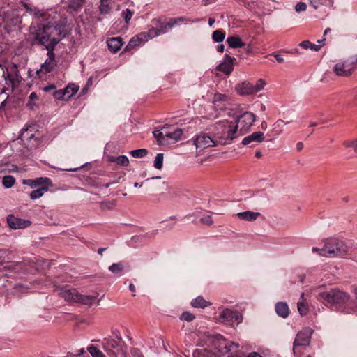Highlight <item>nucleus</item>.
<instances>
[{"instance_id":"1","label":"nucleus","mask_w":357,"mask_h":357,"mask_svg":"<svg viewBox=\"0 0 357 357\" xmlns=\"http://www.w3.org/2000/svg\"><path fill=\"white\" fill-rule=\"evenodd\" d=\"M65 26L63 22L40 23L31 27V33L36 43L44 46L46 50H54L66 35Z\"/></svg>"},{"instance_id":"2","label":"nucleus","mask_w":357,"mask_h":357,"mask_svg":"<svg viewBox=\"0 0 357 357\" xmlns=\"http://www.w3.org/2000/svg\"><path fill=\"white\" fill-rule=\"evenodd\" d=\"M207 130L214 138L224 144H230L239 135L236 120L222 119L210 126Z\"/></svg>"},{"instance_id":"3","label":"nucleus","mask_w":357,"mask_h":357,"mask_svg":"<svg viewBox=\"0 0 357 357\" xmlns=\"http://www.w3.org/2000/svg\"><path fill=\"white\" fill-rule=\"evenodd\" d=\"M324 243L322 248L314 247L312 251L324 257L344 256L348 252L346 244L339 239L335 238H327L324 241Z\"/></svg>"},{"instance_id":"4","label":"nucleus","mask_w":357,"mask_h":357,"mask_svg":"<svg viewBox=\"0 0 357 357\" xmlns=\"http://www.w3.org/2000/svg\"><path fill=\"white\" fill-rule=\"evenodd\" d=\"M350 298L349 295L338 289H332L330 291L320 292L319 299L331 304H344Z\"/></svg>"},{"instance_id":"5","label":"nucleus","mask_w":357,"mask_h":357,"mask_svg":"<svg viewBox=\"0 0 357 357\" xmlns=\"http://www.w3.org/2000/svg\"><path fill=\"white\" fill-rule=\"evenodd\" d=\"M103 349L110 357H124L122 344L120 338L115 340L112 337L105 338L102 342Z\"/></svg>"},{"instance_id":"6","label":"nucleus","mask_w":357,"mask_h":357,"mask_svg":"<svg viewBox=\"0 0 357 357\" xmlns=\"http://www.w3.org/2000/svg\"><path fill=\"white\" fill-rule=\"evenodd\" d=\"M23 184L29 185L31 188L41 185V187L30 193V197L32 199H36L42 197L47 191L49 187L52 185L51 180H23Z\"/></svg>"},{"instance_id":"7","label":"nucleus","mask_w":357,"mask_h":357,"mask_svg":"<svg viewBox=\"0 0 357 357\" xmlns=\"http://www.w3.org/2000/svg\"><path fill=\"white\" fill-rule=\"evenodd\" d=\"M236 120L238 128H239V130H238L239 135H243L250 129L256 120V116L250 112H245L243 114L238 116V119Z\"/></svg>"},{"instance_id":"8","label":"nucleus","mask_w":357,"mask_h":357,"mask_svg":"<svg viewBox=\"0 0 357 357\" xmlns=\"http://www.w3.org/2000/svg\"><path fill=\"white\" fill-rule=\"evenodd\" d=\"M332 70L337 76L344 77L351 76L355 71L349 58L337 62L333 66Z\"/></svg>"},{"instance_id":"9","label":"nucleus","mask_w":357,"mask_h":357,"mask_svg":"<svg viewBox=\"0 0 357 357\" xmlns=\"http://www.w3.org/2000/svg\"><path fill=\"white\" fill-rule=\"evenodd\" d=\"M220 321L229 326H234L239 324L243 320L242 314L230 309H225L219 316Z\"/></svg>"},{"instance_id":"10","label":"nucleus","mask_w":357,"mask_h":357,"mask_svg":"<svg viewBox=\"0 0 357 357\" xmlns=\"http://www.w3.org/2000/svg\"><path fill=\"white\" fill-rule=\"evenodd\" d=\"M160 36L158 28H151L147 32H142L139 35L133 37L129 43L130 46H135L141 43H145L149 39Z\"/></svg>"},{"instance_id":"11","label":"nucleus","mask_w":357,"mask_h":357,"mask_svg":"<svg viewBox=\"0 0 357 357\" xmlns=\"http://www.w3.org/2000/svg\"><path fill=\"white\" fill-rule=\"evenodd\" d=\"M56 291L59 295L63 298L67 302L77 303L79 293L76 289L65 286L63 287H57Z\"/></svg>"},{"instance_id":"12","label":"nucleus","mask_w":357,"mask_h":357,"mask_svg":"<svg viewBox=\"0 0 357 357\" xmlns=\"http://www.w3.org/2000/svg\"><path fill=\"white\" fill-rule=\"evenodd\" d=\"M47 58L45 61L44 63L41 65V68L40 70L36 71V73L39 77H41V73H47L54 70L55 66H56V62L55 60V56L53 52V50H47Z\"/></svg>"},{"instance_id":"13","label":"nucleus","mask_w":357,"mask_h":357,"mask_svg":"<svg viewBox=\"0 0 357 357\" xmlns=\"http://www.w3.org/2000/svg\"><path fill=\"white\" fill-rule=\"evenodd\" d=\"M3 76L4 77L5 80V86L7 85L6 87H8L10 89V86L11 88H13L14 84L16 82H20V75L19 72L17 70V65L13 63L10 66V71L8 72L7 70V73L5 72L3 74ZM13 89H11L12 90Z\"/></svg>"},{"instance_id":"14","label":"nucleus","mask_w":357,"mask_h":357,"mask_svg":"<svg viewBox=\"0 0 357 357\" xmlns=\"http://www.w3.org/2000/svg\"><path fill=\"white\" fill-rule=\"evenodd\" d=\"M312 331L310 328H305L303 331L298 333L294 341V349L298 346H308L310 342L311 335Z\"/></svg>"},{"instance_id":"15","label":"nucleus","mask_w":357,"mask_h":357,"mask_svg":"<svg viewBox=\"0 0 357 357\" xmlns=\"http://www.w3.org/2000/svg\"><path fill=\"white\" fill-rule=\"evenodd\" d=\"M78 91V88L75 85L68 86L66 88L57 90L54 92V97L58 100H68Z\"/></svg>"},{"instance_id":"16","label":"nucleus","mask_w":357,"mask_h":357,"mask_svg":"<svg viewBox=\"0 0 357 357\" xmlns=\"http://www.w3.org/2000/svg\"><path fill=\"white\" fill-rule=\"evenodd\" d=\"M7 223L13 229H24L31 225L30 221L16 218L12 215L7 217Z\"/></svg>"},{"instance_id":"17","label":"nucleus","mask_w":357,"mask_h":357,"mask_svg":"<svg viewBox=\"0 0 357 357\" xmlns=\"http://www.w3.org/2000/svg\"><path fill=\"white\" fill-rule=\"evenodd\" d=\"M234 60L235 58L231 57L228 54H225L224 61L216 67V70L223 72L227 75H230L234 69Z\"/></svg>"},{"instance_id":"18","label":"nucleus","mask_w":357,"mask_h":357,"mask_svg":"<svg viewBox=\"0 0 357 357\" xmlns=\"http://www.w3.org/2000/svg\"><path fill=\"white\" fill-rule=\"evenodd\" d=\"M195 144L197 148L206 149L207 147L215 146V142L214 139L211 138V137L206 135V134H202L196 138Z\"/></svg>"},{"instance_id":"19","label":"nucleus","mask_w":357,"mask_h":357,"mask_svg":"<svg viewBox=\"0 0 357 357\" xmlns=\"http://www.w3.org/2000/svg\"><path fill=\"white\" fill-rule=\"evenodd\" d=\"M182 134L183 130L180 128H175L173 131L167 130L165 128V133H164L165 137V145L176 142L181 139Z\"/></svg>"},{"instance_id":"20","label":"nucleus","mask_w":357,"mask_h":357,"mask_svg":"<svg viewBox=\"0 0 357 357\" xmlns=\"http://www.w3.org/2000/svg\"><path fill=\"white\" fill-rule=\"evenodd\" d=\"M264 140V133L258 131L244 137L242 140V144L249 145L252 142L261 143Z\"/></svg>"},{"instance_id":"21","label":"nucleus","mask_w":357,"mask_h":357,"mask_svg":"<svg viewBox=\"0 0 357 357\" xmlns=\"http://www.w3.org/2000/svg\"><path fill=\"white\" fill-rule=\"evenodd\" d=\"M228 102V97L225 94L215 93L213 97V105L215 109H223Z\"/></svg>"},{"instance_id":"22","label":"nucleus","mask_w":357,"mask_h":357,"mask_svg":"<svg viewBox=\"0 0 357 357\" xmlns=\"http://www.w3.org/2000/svg\"><path fill=\"white\" fill-rule=\"evenodd\" d=\"M237 93L241 96L252 95V84L249 82H243L236 86Z\"/></svg>"},{"instance_id":"23","label":"nucleus","mask_w":357,"mask_h":357,"mask_svg":"<svg viewBox=\"0 0 357 357\" xmlns=\"http://www.w3.org/2000/svg\"><path fill=\"white\" fill-rule=\"evenodd\" d=\"M325 42H326L325 38L317 40L318 44L312 43L309 40H304V41L301 42L299 44V45L305 50L310 49L311 50L318 52L321 49V47L323 45H324Z\"/></svg>"},{"instance_id":"24","label":"nucleus","mask_w":357,"mask_h":357,"mask_svg":"<svg viewBox=\"0 0 357 357\" xmlns=\"http://www.w3.org/2000/svg\"><path fill=\"white\" fill-rule=\"evenodd\" d=\"M123 45L122 39L120 37L111 38L107 40L109 50L113 52H117Z\"/></svg>"},{"instance_id":"25","label":"nucleus","mask_w":357,"mask_h":357,"mask_svg":"<svg viewBox=\"0 0 357 357\" xmlns=\"http://www.w3.org/2000/svg\"><path fill=\"white\" fill-rule=\"evenodd\" d=\"M106 158L108 162H114L119 166L127 167L129 165V160L126 155H119L117 157L107 155L106 156Z\"/></svg>"},{"instance_id":"26","label":"nucleus","mask_w":357,"mask_h":357,"mask_svg":"<svg viewBox=\"0 0 357 357\" xmlns=\"http://www.w3.org/2000/svg\"><path fill=\"white\" fill-rule=\"evenodd\" d=\"M260 213L258 212H252V211H244L240 212L236 214V216L241 220L245 221H254L259 216Z\"/></svg>"},{"instance_id":"27","label":"nucleus","mask_w":357,"mask_h":357,"mask_svg":"<svg viewBox=\"0 0 357 357\" xmlns=\"http://www.w3.org/2000/svg\"><path fill=\"white\" fill-rule=\"evenodd\" d=\"M275 311L278 316L286 318L289 315V307L286 303L279 302L275 305Z\"/></svg>"},{"instance_id":"28","label":"nucleus","mask_w":357,"mask_h":357,"mask_svg":"<svg viewBox=\"0 0 357 357\" xmlns=\"http://www.w3.org/2000/svg\"><path fill=\"white\" fill-rule=\"evenodd\" d=\"M98 295H84L79 293L77 303L83 305L91 306L96 300Z\"/></svg>"},{"instance_id":"29","label":"nucleus","mask_w":357,"mask_h":357,"mask_svg":"<svg viewBox=\"0 0 357 357\" xmlns=\"http://www.w3.org/2000/svg\"><path fill=\"white\" fill-rule=\"evenodd\" d=\"M227 42L231 48L242 47L245 45V43L242 42L241 38L238 36L228 37Z\"/></svg>"},{"instance_id":"30","label":"nucleus","mask_w":357,"mask_h":357,"mask_svg":"<svg viewBox=\"0 0 357 357\" xmlns=\"http://www.w3.org/2000/svg\"><path fill=\"white\" fill-rule=\"evenodd\" d=\"M85 1L86 0H68V8L77 13L82 8Z\"/></svg>"},{"instance_id":"31","label":"nucleus","mask_w":357,"mask_h":357,"mask_svg":"<svg viewBox=\"0 0 357 357\" xmlns=\"http://www.w3.org/2000/svg\"><path fill=\"white\" fill-rule=\"evenodd\" d=\"M211 303L206 301L203 297L197 296L196 298L191 301V305L196 308H204L211 305Z\"/></svg>"},{"instance_id":"32","label":"nucleus","mask_w":357,"mask_h":357,"mask_svg":"<svg viewBox=\"0 0 357 357\" xmlns=\"http://www.w3.org/2000/svg\"><path fill=\"white\" fill-rule=\"evenodd\" d=\"M91 182L90 183V185L96 187L98 188H100V190L103 191L104 193H106L105 190L107 188L112 187V189H115V185L118 183V181H114L109 183H105L102 185L98 184L95 183V180H90Z\"/></svg>"},{"instance_id":"33","label":"nucleus","mask_w":357,"mask_h":357,"mask_svg":"<svg viewBox=\"0 0 357 357\" xmlns=\"http://www.w3.org/2000/svg\"><path fill=\"white\" fill-rule=\"evenodd\" d=\"M165 127H163L162 130H155L153 132V136L156 138L158 144L165 145Z\"/></svg>"},{"instance_id":"34","label":"nucleus","mask_w":357,"mask_h":357,"mask_svg":"<svg viewBox=\"0 0 357 357\" xmlns=\"http://www.w3.org/2000/svg\"><path fill=\"white\" fill-rule=\"evenodd\" d=\"M289 123V122H285L282 119L278 120L274 124H273V131L275 132V135H279L282 132V128L284 125Z\"/></svg>"},{"instance_id":"35","label":"nucleus","mask_w":357,"mask_h":357,"mask_svg":"<svg viewBox=\"0 0 357 357\" xmlns=\"http://www.w3.org/2000/svg\"><path fill=\"white\" fill-rule=\"evenodd\" d=\"M266 84V82L265 80L262 79H259L257 81L256 84L254 85L252 84V91L253 93H257L261 90H263Z\"/></svg>"},{"instance_id":"36","label":"nucleus","mask_w":357,"mask_h":357,"mask_svg":"<svg viewBox=\"0 0 357 357\" xmlns=\"http://www.w3.org/2000/svg\"><path fill=\"white\" fill-rule=\"evenodd\" d=\"M130 155L135 158H141L146 156L148 151L146 149H139L130 151Z\"/></svg>"},{"instance_id":"37","label":"nucleus","mask_w":357,"mask_h":357,"mask_svg":"<svg viewBox=\"0 0 357 357\" xmlns=\"http://www.w3.org/2000/svg\"><path fill=\"white\" fill-rule=\"evenodd\" d=\"M88 351L92 357H105L104 354L95 346H90L88 347Z\"/></svg>"},{"instance_id":"38","label":"nucleus","mask_w":357,"mask_h":357,"mask_svg":"<svg viewBox=\"0 0 357 357\" xmlns=\"http://www.w3.org/2000/svg\"><path fill=\"white\" fill-rule=\"evenodd\" d=\"M297 308L301 316L307 314L308 312V305L305 301L298 302Z\"/></svg>"},{"instance_id":"39","label":"nucleus","mask_w":357,"mask_h":357,"mask_svg":"<svg viewBox=\"0 0 357 357\" xmlns=\"http://www.w3.org/2000/svg\"><path fill=\"white\" fill-rule=\"evenodd\" d=\"M212 38L214 41L220 43L224 40L225 34L221 30H216L213 33Z\"/></svg>"},{"instance_id":"40","label":"nucleus","mask_w":357,"mask_h":357,"mask_svg":"<svg viewBox=\"0 0 357 357\" xmlns=\"http://www.w3.org/2000/svg\"><path fill=\"white\" fill-rule=\"evenodd\" d=\"M108 0H101V3L100 6V11L102 14H107L109 12L111 9V6L107 3Z\"/></svg>"},{"instance_id":"41","label":"nucleus","mask_w":357,"mask_h":357,"mask_svg":"<svg viewBox=\"0 0 357 357\" xmlns=\"http://www.w3.org/2000/svg\"><path fill=\"white\" fill-rule=\"evenodd\" d=\"M123 269V266L120 263L112 264L109 267V270L114 273H119Z\"/></svg>"},{"instance_id":"42","label":"nucleus","mask_w":357,"mask_h":357,"mask_svg":"<svg viewBox=\"0 0 357 357\" xmlns=\"http://www.w3.org/2000/svg\"><path fill=\"white\" fill-rule=\"evenodd\" d=\"M6 170L8 172L17 171V167L13 164H6L0 167V173L5 172Z\"/></svg>"},{"instance_id":"43","label":"nucleus","mask_w":357,"mask_h":357,"mask_svg":"<svg viewBox=\"0 0 357 357\" xmlns=\"http://www.w3.org/2000/svg\"><path fill=\"white\" fill-rule=\"evenodd\" d=\"M163 162V154L158 153L157 154L155 160H154V167L156 169H160L162 166Z\"/></svg>"},{"instance_id":"44","label":"nucleus","mask_w":357,"mask_h":357,"mask_svg":"<svg viewBox=\"0 0 357 357\" xmlns=\"http://www.w3.org/2000/svg\"><path fill=\"white\" fill-rule=\"evenodd\" d=\"M115 206V202L114 201H105L100 204V208L102 210L112 209Z\"/></svg>"},{"instance_id":"45","label":"nucleus","mask_w":357,"mask_h":357,"mask_svg":"<svg viewBox=\"0 0 357 357\" xmlns=\"http://www.w3.org/2000/svg\"><path fill=\"white\" fill-rule=\"evenodd\" d=\"M195 317L190 312H185L181 315V319L190 322L195 319Z\"/></svg>"},{"instance_id":"46","label":"nucleus","mask_w":357,"mask_h":357,"mask_svg":"<svg viewBox=\"0 0 357 357\" xmlns=\"http://www.w3.org/2000/svg\"><path fill=\"white\" fill-rule=\"evenodd\" d=\"M179 22H183V20L181 18H172L169 20L168 22H167V26H168L169 29H172L175 26H176Z\"/></svg>"},{"instance_id":"47","label":"nucleus","mask_w":357,"mask_h":357,"mask_svg":"<svg viewBox=\"0 0 357 357\" xmlns=\"http://www.w3.org/2000/svg\"><path fill=\"white\" fill-rule=\"evenodd\" d=\"M200 222L202 224L206 225H211L213 222V218H212L211 215H206L203 216L200 219Z\"/></svg>"},{"instance_id":"48","label":"nucleus","mask_w":357,"mask_h":357,"mask_svg":"<svg viewBox=\"0 0 357 357\" xmlns=\"http://www.w3.org/2000/svg\"><path fill=\"white\" fill-rule=\"evenodd\" d=\"M157 26H158V29L159 30L160 35L164 34L169 30L166 23L158 22L157 24Z\"/></svg>"},{"instance_id":"49","label":"nucleus","mask_w":357,"mask_h":357,"mask_svg":"<svg viewBox=\"0 0 357 357\" xmlns=\"http://www.w3.org/2000/svg\"><path fill=\"white\" fill-rule=\"evenodd\" d=\"M122 16L123 17L126 22L128 23L132 16V13L129 9H126L123 10Z\"/></svg>"},{"instance_id":"50","label":"nucleus","mask_w":357,"mask_h":357,"mask_svg":"<svg viewBox=\"0 0 357 357\" xmlns=\"http://www.w3.org/2000/svg\"><path fill=\"white\" fill-rule=\"evenodd\" d=\"M307 9V5L304 2H299L295 6V10L297 13L305 11Z\"/></svg>"},{"instance_id":"51","label":"nucleus","mask_w":357,"mask_h":357,"mask_svg":"<svg viewBox=\"0 0 357 357\" xmlns=\"http://www.w3.org/2000/svg\"><path fill=\"white\" fill-rule=\"evenodd\" d=\"M144 185V183L143 182H140V183H138V182H131L130 181H129V183L128 185V190H131L132 188H141Z\"/></svg>"},{"instance_id":"52","label":"nucleus","mask_w":357,"mask_h":357,"mask_svg":"<svg viewBox=\"0 0 357 357\" xmlns=\"http://www.w3.org/2000/svg\"><path fill=\"white\" fill-rule=\"evenodd\" d=\"M344 145L346 147H352L355 151H357V139L354 141L344 142Z\"/></svg>"},{"instance_id":"53","label":"nucleus","mask_w":357,"mask_h":357,"mask_svg":"<svg viewBox=\"0 0 357 357\" xmlns=\"http://www.w3.org/2000/svg\"><path fill=\"white\" fill-rule=\"evenodd\" d=\"M15 181V180H2V183L5 188H9L14 185Z\"/></svg>"},{"instance_id":"54","label":"nucleus","mask_w":357,"mask_h":357,"mask_svg":"<svg viewBox=\"0 0 357 357\" xmlns=\"http://www.w3.org/2000/svg\"><path fill=\"white\" fill-rule=\"evenodd\" d=\"M354 70L357 68V54L353 55L349 57Z\"/></svg>"},{"instance_id":"55","label":"nucleus","mask_w":357,"mask_h":357,"mask_svg":"<svg viewBox=\"0 0 357 357\" xmlns=\"http://www.w3.org/2000/svg\"><path fill=\"white\" fill-rule=\"evenodd\" d=\"M6 91H9V88L0 84V94L6 93Z\"/></svg>"},{"instance_id":"56","label":"nucleus","mask_w":357,"mask_h":357,"mask_svg":"<svg viewBox=\"0 0 357 357\" xmlns=\"http://www.w3.org/2000/svg\"><path fill=\"white\" fill-rule=\"evenodd\" d=\"M132 355L134 357H144L142 353L137 349L132 350Z\"/></svg>"},{"instance_id":"57","label":"nucleus","mask_w":357,"mask_h":357,"mask_svg":"<svg viewBox=\"0 0 357 357\" xmlns=\"http://www.w3.org/2000/svg\"><path fill=\"white\" fill-rule=\"evenodd\" d=\"M55 88V86L54 84H49L48 86H46L44 87V91L46 92L50 91L53 90Z\"/></svg>"},{"instance_id":"58","label":"nucleus","mask_w":357,"mask_h":357,"mask_svg":"<svg viewBox=\"0 0 357 357\" xmlns=\"http://www.w3.org/2000/svg\"><path fill=\"white\" fill-rule=\"evenodd\" d=\"M273 56L278 63H282L284 61L283 57L281 56L280 55L274 54Z\"/></svg>"},{"instance_id":"59","label":"nucleus","mask_w":357,"mask_h":357,"mask_svg":"<svg viewBox=\"0 0 357 357\" xmlns=\"http://www.w3.org/2000/svg\"><path fill=\"white\" fill-rule=\"evenodd\" d=\"M6 95V98L5 100L1 103V105H0V109L3 108L5 105H6V100H8V98H9V93H8V91H6V93H4Z\"/></svg>"},{"instance_id":"60","label":"nucleus","mask_w":357,"mask_h":357,"mask_svg":"<svg viewBox=\"0 0 357 357\" xmlns=\"http://www.w3.org/2000/svg\"><path fill=\"white\" fill-rule=\"evenodd\" d=\"M0 178H3V179H13L14 178V177L11 175H7V174H4V175H1L0 176Z\"/></svg>"},{"instance_id":"61","label":"nucleus","mask_w":357,"mask_h":357,"mask_svg":"<svg viewBox=\"0 0 357 357\" xmlns=\"http://www.w3.org/2000/svg\"><path fill=\"white\" fill-rule=\"evenodd\" d=\"M248 357H262L260 354L257 352H252L250 354Z\"/></svg>"},{"instance_id":"62","label":"nucleus","mask_w":357,"mask_h":357,"mask_svg":"<svg viewBox=\"0 0 357 357\" xmlns=\"http://www.w3.org/2000/svg\"><path fill=\"white\" fill-rule=\"evenodd\" d=\"M303 148V144L302 142H298L296 144V149L298 151L302 150Z\"/></svg>"},{"instance_id":"63","label":"nucleus","mask_w":357,"mask_h":357,"mask_svg":"<svg viewBox=\"0 0 357 357\" xmlns=\"http://www.w3.org/2000/svg\"><path fill=\"white\" fill-rule=\"evenodd\" d=\"M215 23V19L214 18H212V17H210L208 19V25L210 26H212Z\"/></svg>"},{"instance_id":"64","label":"nucleus","mask_w":357,"mask_h":357,"mask_svg":"<svg viewBox=\"0 0 357 357\" xmlns=\"http://www.w3.org/2000/svg\"><path fill=\"white\" fill-rule=\"evenodd\" d=\"M224 50H225V46L224 45H220L218 47V51L220 52H224Z\"/></svg>"}]
</instances>
